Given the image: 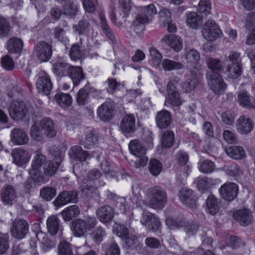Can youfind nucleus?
<instances>
[{
	"label": "nucleus",
	"mask_w": 255,
	"mask_h": 255,
	"mask_svg": "<svg viewBox=\"0 0 255 255\" xmlns=\"http://www.w3.org/2000/svg\"><path fill=\"white\" fill-rule=\"evenodd\" d=\"M98 137L93 133L87 135L85 141L84 146L87 148H91L98 142Z\"/></svg>",
	"instance_id": "338daca9"
},
{
	"label": "nucleus",
	"mask_w": 255,
	"mask_h": 255,
	"mask_svg": "<svg viewBox=\"0 0 255 255\" xmlns=\"http://www.w3.org/2000/svg\"><path fill=\"white\" fill-rule=\"evenodd\" d=\"M56 190L52 187L43 188L40 190V196L46 201H50L56 195Z\"/></svg>",
	"instance_id": "13d9d810"
},
{
	"label": "nucleus",
	"mask_w": 255,
	"mask_h": 255,
	"mask_svg": "<svg viewBox=\"0 0 255 255\" xmlns=\"http://www.w3.org/2000/svg\"><path fill=\"white\" fill-rule=\"evenodd\" d=\"M128 148L130 153L135 157L139 158V160L134 162L133 166L136 168L143 167L147 163V158L144 156L145 148L141 143L136 139L132 140L128 144Z\"/></svg>",
	"instance_id": "f03ea898"
},
{
	"label": "nucleus",
	"mask_w": 255,
	"mask_h": 255,
	"mask_svg": "<svg viewBox=\"0 0 255 255\" xmlns=\"http://www.w3.org/2000/svg\"><path fill=\"white\" fill-rule=\"evenodd\" d=\"M184 68V65L180 62H177L169 59H164L161 61V68L166 71L181 70Z\"/></svg>",
	"instance_id": "c85d7f7f"
},
{
	"label": "nucleus",
	"mask_w": 255,
	"mask_h": 255,
	"mask_svg": "<svg viewBox=\"0 0 255 255\" xmlns=\"http://www.w3.org/2000/svg\"><path fill=\"white\" fill-rule=\"evenodd\" d=\"M112 108L111 104L104 103L97 110V115L99 118L104 121H109L112 117Z\"/></svg>",
	"instance_id": "c756f323"
},
{
	"label": "nucleus",
	"mask_w": 255,
	"mask_h": 255,
	"mask_svg": "<svg viewBox=\"0 0 255 255\" xmlns=\"http://www.w3.org/2000/svg\"><path fill=\"white\" fill-rule=\"evenodd\" d=\"M77 198V195L76 192L64 191L58 195L55 201V203L57 205L63 206L71 202H75Z\"/></svg>",
	"instance_id": "aec40b11"
},
{
	"label": "nucleus",
	"mask_w": 255,
	"mask_h": 255,
	"mask_svg": "<svg viewBox=\"0 0 255 255\" xmlns=\"http://www.w3.org/2000/svg\"><path fill=\"white\" fill-rule=\"evenodd\" d=\"M159 23L162 27H167L169 32H175L177 30L175 23L171 17H160Z\"/></svg>",
	"instance_id": "79ce46f5"
},
{
	"label": "nucleus",
	"mask_w": 255,
	"mask_h": 255,
	"mask_svg": "<svg viewBox=\"0 0 255 255\" xmlns=\"http://www.w3.org/2000/svg\"><path fill=\"white\" fill-rule=\"evenodd\" d=\"M11 139L13 142L18 145L25 144L29 141L26 133L23 130L16 128L11 131Z\"/></svg>",
	"instance_id": "4be33fe9"
},
{
	"label": "nucleus",
	"mask_w": 255,
	"mask_h": 255,
	"mask_svg": "<svg viewBox=\"0 0 255 255\" xmlns=\"http://www.w3.org/2000/svg\"><path fill=\"white\" fill-rule=\"evenodd\" d=\"M10 28L9 21L3 17H0V38L7 36Z\"/></svg>",
	"instance_id": "09e8293b"
},
{
	"label": "nucleus",
	"mask_w": 255,
	"mask_h": 255,
	"mask_svg": "<svg viewBox=\"0 0 255 255\" xmlns=\"http://www.w3.org/2000/svg\"><path fill=\"white\" fill-rule=\"evenodd\" d=\"M56 98L58 104L63 108L69 107L72 103V97L67 94H57L56 96Z\"/></svg>",
	"instance_id": "a19ab883"
},
{
	"label": "nucleus",
	"mask_w": 255,
	"mask_h": 255,
	"mask_svg": "<svg viewBox=\"0 0 255 255\" xmlns=\"http://www.w3.org/2000/svg\"><path fill=\"white\" fill-rule=\"evenodd\" d=\"M206 64L208 68L212 71L211 73H214V71L221 72L223 70L221 61L218 59L209 58L206 61Z\"/></svg>",
	"instance_id": "37998d69"
},
{
	"label": "nucleus",
	"mask_w": 255,
	"mask_h": 255,
	"mask_svg": "<svg viewBox=\"0 0 255 255\" xmlns=\"http://www.w3.org/2000/svg\"><path fill=\"white\" fill-rule=\"evenodd\" d=\"M227 75L231 79H237L242 73V64L228 65L227 66Z\"/></svg>",
	"instance_id": "4c0bfd02"
},
{
	"label": "nucleus",
	"mask_w": 255,
	"mask_h": 255,
	"mask_svg": "<svg viewBox=\"0 0 255 255\" xmlns=\"http://www.w3.org/2000/svg\"><path fill=\"white\" fill-rule=\"evenodd\" d=\"M149 199V206L155 209L163 208L166 203L167 195L165 191L159 187L150 188L147 192Z\"/></svg>",
	"instance_id": "f257e3e1"
},
{
	"label": "nucleus",
	"mask_w": 255,
	"mask_h": 255,
	"mask_svg": "<svg viewBox=\"0 0 255 255\" xmlns=\"http://www.w3.org/2000/svg\"><path fill=\"white\" fill-rule=\"evenodd\" d=\"M211 4L210 0H200L198 7V11L202 15L210 14Z\"/></svg>",
	"instance_id": "603ef678"
},
{
	"label": "nucleus",
	"mask_w": 255,
	"mask_h": 255,
	"mask_svg": "<svg viewBox=\"0 0 255 255\" xmlns=\"http://www.w3.org/2000/svg\"><path fill=\"white\" fill-rule=\"evenodd\" d=\"M61 161V157H57L55 159L54 161H47L44 165V173L48 176L54 175Z\"/></svg>",
	"instance_id": "72a5a7b5"
},
{
	"label": "nucleus",
	"mask_w": 255,
	"mask_h": 255,
	"mask_svg": "<svg viewBox=\"0 0 255 255\" xmlns=\"http://www.w3.org/2000/svg\"><path fill=\"white\" fill-rule=\"evenodd\" d=\"M88 97V88L85 86L80 89L77 96V102L80 105H83L86 103Z\"/></svg>",
	"instance_id": "0e129e2a"
},
{
	"label": "nucleus",
	"mask_w": 255,
	"mask_h": 255,
	"mask_svg": "<svg viewBox=\"0 0 255 255\" xmlns=\"http://www.w3.org/2000/svg\"><path fill=\"white\" fill-rule=\"evenodd\" d=\"M107 83L108 84L107 90L109 93H113L115 91L120 90L125 85V82L120 83L116 80L110 78L107 80Z\"/></svg>",
	"instance_id": "864d4df0"
},
{
	"label": "nucleus",
	"mask_w": 255,
	"mask_h": 255,
	"mask_svg": "<svg viewBox=\"0 0 255 255\" xmlns=\"http://www.w3.org/2000/svg\"><path fill=\"white\" fill-rule=\"evenodd\" d=\"M13 162L19 166L27 163L30 158L28 152L23 149H17L12 152Z\"/></svg>",
	"instance_id": "393cba45"
},
{
	"label": "nucleus",
	"mask_w": 255,
	"mask_h": 255,
	"mask_svg": "<svg viewBox=\"0 0 255 255\" xmlns=\"http://www.w3.org/2000/svg\"><path fill=\"white\" fill-rule=\"evenodd\" d=\"M223 32L220 26L213 20L206 21L202 29V35L204 39L213 42L220 38Z\"/></svg>",
	"instance_id": "20e7f679"
},
{
	"label": "nucleus",
	"mask_w": 255,
	"mask_h": 255,
	"mask_svg": "<svg viewBox=\"0 0 255 255\" xmlns=\"http://www.w3.org/2000/svg\"><path fill=\"white\" fill-rule=\"evenodd\" d=\"M68 75L75 86L78 85L81 81L84 79V76L81 69L78 67H72Z\"/></svg>",
	"instance_id": "c9c22d12"
},
{
	"label": "nucleus",
	"mask_w": 255,
	"mask_h": 255,
	"mask_svg": "<svg viewBox=\"0 0 255 255\" xmlns=\"http://www.w3.org/2000/svg\"><path fill=\"white\" fill-rule=\"evenodd\" d=\"M106 236V231L101 227L95 229L92 233V239L95 243L101 242Z\"/></svg>",
	"instance_id": "4d7b16f0"
},
{
	"label": "nucleus",
	"mask_w": 255,
	"mask_h": 255,
	"mask_svg": "<svg viewBox=\"0 0 255 255\" xmlns=\"http://www.w3.org/2000/svg\"><path fill=\"white\" fill-rule=\"evenodd\" d=\"M206 211L211 215H215L219 210L217 199L213 195H210L206 199Z\"/></svg>",
	"instance_id": "e433bc0d"
},
{
	"label": "nucleus",
	"mask_w": 255,
	"mask_h": 255,
	"mask_svg": "<svg viewBox=\"0 0 255 255\" xmlns=\"http://www.w3.org/2000/svg\"><path fill=\"white\" fill-rule=\"evenodd\" d=\"M59 253L60 255H72L73 252L70 245L68 242H61L58 248Z\"/></svg>",
	"instance_id": "774afa93"
},
{
	"label": "nucleus",
	"mask_w": 255,
	"mask_h": 255,
	"mask_svg": "<svg viewBox=\"0 0 255 255\" xmlns=\"http://www.w3.org/2000/svg\"><path fill=\"white\" fill-rule=\"evenodd\" d=\"M156 124L160 128H167L171 122V116L166 110H161L157 113L155 118Z\"/></svg>",
	"instance_id": "b1692460"
},
{
	"label": "nucleus",
	"mask_w": 255,
	"mask_h": 255,
	"mask_svg": "<svg viewBox=\"0 0 255 255\" xmlns=\"http://www.w3.org/2000/svg\"><path fill=\"white\" fill-rule=\"evenodd\" d=\"M34 52L40 61L46 62L52 55V47L47 42L41 41L35 46Z\"/></svg>",
	"instance_id": "9b49d317"
},
{
	"label": "nucleus",
	"mask_w": 255,
	"mask_h": 255,
	"mask_svg": "<svg viewBox=\"0 0 255 255\" xmlns=\"http://www.w3.org/2000/svg\"><path fill=\"white\" fill-rule=\"evenodd\" d=\"M227 154L235 159H243L246 156L244 148L241 146H231L226 150Z\"/></svg>",
	"instance_id": "7c9ffc66"
},
{
	"label": "nucleus",
	"mask_w": 255,
	"mask_h": 255,
	"mask_svg": "<svg viewBox=\"0 0 255 255\" xmlns=\"http://www.w3.org/2000/svg\"><path fill=\"white\" fill-rule=\"evenodd\" d=\"M238 101L240 105L244 108H255V100L246 91L241 92L238 94Z\"/></svg>",
	"instance_id": "5701e85b"
},
{
	"label": "nucleus",
	"mask_w": 255,
	"mask_h": 255,
	"mask_svg": "<svg viewBox=\"0 0 255 255\" xmlns=\"http://www.w3.org/2000/svg\"><path fill=\"white\" fill-rule=\"evenodd\" d=\"M149 21L148 17H136L132 23L133 30L138 33L142 32L144 29L143 25Z\"/></svg>",
	"instance_id": "c03bdc74"
},
{
	"label": "nucleus",
	"mask_w": 255,
	"mask_h": 255,
	"mask_svg": "<svg viewBox=\"0 0 255 255\" xmlns=\"http://www.w3.org/2000/svg\"><path fill=\"white\" fill-rule=\"evenodd\" d=\"M61 214L64 221H70L80 214V209L77 206L72 205L66 207Z\"/></svg>",
	"instance_id": "f704fd0d"
},
{
	"label": "nucleus",
	"mask_w": 255,
	"mask_h": 255,
	"mask_svg": "<svg viewBox=\"0 0 255 255\" xmlns=\"http://www.w3.org/2000/svg\"><path fill=\"white\" fill-rule=\"evenodd\" d=\"M198 84L196 72L191 70L186 74L185 81L182 85V88L185 92L190 93L196 88Z\"/></svg>",
	"instance_id": "6ab92c4d"
},
{
	"label": "nucleus",
	"mask_w": 255,
	"mask_h": 255,
	"mask_svg": "<svg viewBox=\"0 0 255 255\" xmlns=\"http://www.w3.org/2000/svg\"><path fill=\"white\" fill-rule=\"evenodd\" d=\"M161 41L175 52L180 51L183 47L182 39L176 35L166 34Z\"/></svg>",
	"instance_id": "dca6fc26"
},
{
	"label": "nucleus",
	"mask_w": 255,
	"mask_h": 255,
	"mask_svg": "<svg viewBox=\"0 0 255 255\" xmlns=\"http://www.w3.org/2000/svg\"><path fill=\"white\" fill-rule=\"evenodd\" d=\"M97 224L95 218L88 217L85 219H76L72 221V228L74 235L78 237H82L93 228Z\"/></svg>",
	"instance_id": "7ed1b4c3"
},
{
	"label": "nucleus",
	"mask_w": 255,
	"mask_h": 255,
	"mask_svg": "<svg viewBox=\"0 0 255 255\" xmlns=\"http://www.w3.org/2000/svg\"><path fill=\"white\" fill-rule=\"evenodd\" d=\"M235 114L231 110L226 111L221 115L222 121L226 124L231 126L234 122Z\"/></svg>",
	"instance_id": "680f3d73"
},
{
	"label": "nucleus",
	"mask_w": 255,
	"mask_h": 255,
	"mask_svg": "<svg viewBox=\"0 0 255 255\" xmlns=\"http://www.w3.org/2000/svg\"><path fill=\"white\" fill-rule=\"evenodd\" d=\"M180 200L184 204L193 208L195 205L194 196L192 190L185 188L181 189L179 192Z\"/></svg>",
	"instance_id": "cd10ccee"
},
{
	"label": "nucleus",
	"mask_w": 255,
	"mask_h": 255,
	"mask_svg": "<svg viewBox=\"0 0 255 255\" xmlns=\"http://www.w3.org/2000/svg\"><path fill=\"white\" fill-rule=\"evenodd\" d=\"M113 233L117 236L125 240V242L129 246L133 245L135 242V239H130L128 237V230L124 225L116 224L113 228Z\"/></svg>",
	"instance_id": "412c9836"
},
{
	"label": "nucleus",
	"mask_w": 255,
	"mask_h": 255,
	"mask_svg": "<svg viewBox=\"0 0 255 255\" xmlns=\"http://www.w3.org/2000/svg\"><path fill=\"white\" fill-rule=\"evenodd\" d=\"M44 136L52 138L56 136L57 133L56 127L53 121L49 118L42 119L39 123Z\"/></svg>",
	"instance_id": "2eb2a0df"
},
{
	"label": "nucleus",
	"mask_w": 255,
	"mask_h": 255,
	"mask_svg": "<svg viewBox=\"0 0 255 255\" xmlns=\"http://www.w3.org/2000/svg\"><path fill=\"white\" fill-rule=\"evenodd\" d=\"M30 134L32 138L36 141H41L44 138V134L39 123H35L30 129Z\"/></svg>",
	"instance_id": "49530a36"
},
{
	"label": "nucleus",
	"mask_w": 255,
	"mask_h": 255,
	"mask_svg": "<svg viewBox=\"0 0 255 255\" xmlns=\"http://www.w3.org/2000/svg\"><path fill=\"white\" fill-rule=\"evenodd\" d=\"M212 180L206 177H199L196 180V186L197 189L202 193L210 187Z\"/></svg>",
	"instance_id": "a18cd8bd"
},
{
	"label": "nucleus",
	"mask_w": 255,
	"mask_h": 255,
	"mask_svg": "<svg viewBox=\"0 0 255 255\" xmlns=\"http://www.w3.org/2000/svg\"><path fill=\"white\" fill-rule=\"evenodd\" d=\"M72 67V66L65 62H60L53 65V71L59 76L68 75Z\"/></svg>",
	"instance_id": "ea45409f"
},
{
	"label": "nucleus",
	"mask_w": 255,
	"mask_h": 255,
	"mask_svg": "<svg viewBox=\"0 0 255 255\" xmlns=\"http://www.w3.org/2000/svg\"><path fill=\"white\" fill-rule=\"evenodd\" d=\"M120 130L125 134L132 133L135 130V119L131 114L126 115L120 124Z\"/></svg>",
	"instance_id": "4468645a"
},
{
	"label": "nucleus",
	"mask_w": 255,
	"mask_h": 255,
	"mask_svg": "<svg viewBox=\"0 0 255 255\" xmlns=\"http://www.w3.org/2000/svg\"><path fill=\"white\" fill-rule=\"evenodd\" d=\"M28 231L27 222L22 220H15L11 228V235L17 239H23Z\"/></svg>",
	"instance_id": "9d476101"
},
{
	"label": "nucleus",
	"mask_w": 255,
	"mask_h": 255,
	"mask_svg": "<svg viewBox=\"0 0 255 255\" xmlns=\"http://www.w3.org/2000/svg\"><path fill=\"white\" fill-rule=\"evenodd\" d=\"M235 219L242 226H248L253 221V216L252 212L247 209L237 211L234 213Z\"/></svg>",
	"instance_id": "a211bd4d"
},
{
	"label": "nucleus",
	"mask_w": 255,
	"mask_h": 255,
	"mask_svg": "<svg viewBox=\"0 0 255 255\" xmlns=\"http://www.w3.org/2000/svg\"><path fill=\"white\" fill-rule=\"evenodd\" d=\"M215 168L214 163L209 160H205L201 162L199 165V170L205 173H209L212 172Z\"/></svg>",
	"instance_id": "052dcab7"
},
{
	"label": "nucleus",
	"mask_w": 255,
	"mask_h": 255,
	"mask_svg": "<svg viewBox=\"0 0 255 255\" xmlns=\"http://www.w3.org/2000/svg\"><path fill=\"white\" fill-rule=\"evenodd\" d=\"M101 28L105 34L108 37V38L114 43L116 41L115 36L113 33V31L110 28L108 25L107 24V21L105 17H100Z\"/></svg>",
	"instance_id": "3c124183"
},
{
	"label": "nucleus",
	"mask_w": 255,
	"mask_h": 255,
	"mask_svg": "<svg viewBox=\"0 0 255 255\" xmlns=\"http://www.w3.org/2000/svg\"><path fill=\"white\" fill-rule=\"evenodd\" d=\"M207 76L208 83L211 90L216 94H222L227 87L222 77L217 73H209Z\"/></svg>",
	"instance_id": "423d86ee"
},
{
	"label": "nucleus",
	"mask_w": 255,
	"mask_h": 255,
	"mask_svg": "<svg viewBox=\"0 0 255 255\" xmlns=\"http://www.w3.org/2000/svg\"><path fill=\"white\" fill-rule=\"evenodd\" d=\"M70 152H73L75 158L79 159L80 161L86 160L89 155L86 151L82 150L81 147L79 146H74L71 147Z\"/></svg>",
	"instance_id": "6e6d98bb"
},
{
	"label": "nucleus",
	"mask_w": 255,
	"mask_h": 255,
	"mask_svg": "<svg viewBox=\"0 0 255 255\" xmlns=\"http://www.w3.org/2000/svg\"><path fill=\"white\" fill-rule=\"evenodd\" d=\"M23 46L22 40L16 37H12L6 42V48L11 53L18 54L21 52Z\"/></svg>",
	"instance_id": "bb28decb"
},
{
	"label": "nucleus",
	"mask_w": 255,
	"mask_h": 255,
	"mask_svg": "<svg viewBox=\"0 0 255 255\" xmlns=\"http://www.w3.org/2000/svg\"><path fill=\"white\" fill-rule=\"evenodd\" d=\"M46 161V157L44 155L39 152H36L34 156L31 164V167L29 171L31 178L35 182H39L42 178L41 167L42 164Z\"/></svg>",
	"instance_id": "39448f33"
},
{
	"label": "nucleus",
	"mask_w": 255,
	"mask_h": 255,
	"mask_svg": "<svg viewBox=\"0 0 255 255\" xmlns=\"http://www.w3.org/2000/svg\"><path fill=\"white\" fill-rule=\"evenodd\" d=\"M236 128L237 132L241 134H247L251 132L254 128L252 121L247 116H240L237 121Z\"/></svg>",
	"instance_id": "f8f14e48"
},
{
	"label": "nucleus",
	"mask_w": 255,
	"mask_h": 255,
	"mask_svg": "<svg viewBox=\"0 0 255 255\" xmlns=\"http://www.w3.org/2000/svg\"><path fill=\"white\" fill-rule=\"evenodd\" d=\"M219 192L221 197L225 200L232 201L237 196L238 186L234 182H226L221 186Z\"/></svg>",
	"instance_id": "6e6552de"
},
{
	"label": "nucleus",
	"mask_w": 255,
	"mask_h": 255,
	"mask_svg": "<svg viewBox=\"0 0 255 255\" xmlns=\"http://www.w3.org/2000/svg\"><path fill=\"white\" fill-rule=\"evenodd\" d=\"M9 113L10 117L14 120L23 119L26 114V108L22 101L14 100L11 102Z\"/></svg>",
	"instance_id": "0eeeda50"
},
{
	"label": "nucleus",
	"mask_w": 255,
	"mask_h": 255,
	"mask_svg": "<svg viewBox=\"0 0 255 255\" xmlns=\"http://www.w3.org/2000/svg\"><path fill=\"white\" fill-rule=\"evenodd\" d=\"M246 27L251 31L246 40L247 45H253L255 43V17H249L247 20Z\"/></svg>",
	"instance_id": "473e14b6"
},
{
	"label": "nucleus",
	"mask_w": 255,
	"mask_h": 255,
	"mask_svg": "<svg viewBox=\"0 0 255 255\" xmlns=\"http://www.w3.org/2000/svg\"><path fill=\"white\" fill-rule=\"evenodd\" d=\"M203 23L202 17H187L186 19L187 25L193 29H198Z\"/></svg>",
	"instance_id": "5fc2aeb1"
},
{
	"label": "nucleus",
	"mask_w": 255,
	"mask_h": 255,
	"mask_svg": "<svg viewBox=\"0 0 255 255\" xmlns=\"http://www.w3.org/2000/svg\"><path fill=\"white\" fill-rule=\"evenodd\" d=\"M174 133L170 131H165L162 135L161 139L162 146L164 148L172 146L174 143Z\"/></svg>",
	"instance_id": "de8ad7c7"
},
{
	"label": "nucleus",
	"mask_w": 255,
	"mask_h": 255,
	"mask_svg": "<svg viewBox=\"0 0 255 255\" xmlns=\"http://www.w3.org/2000/svg\"><path fill=\"white\" fill-rule=\"evenodd\" d=\"M166 102L169 104L176 107L180 106L182 103L178 92L168 94Z\"/></svg>",
	"instance_id": "e2e57ef3"
},
{
	"label": "nucleus",
	"mask_w": 255,
	"mask_h": 255,
	"mask_svg": "<svg viewBox=\"0 0 255 255\" xmlns=\"http://www.w3.org/2000/svg\"><path fill=\"white\" fill-rule=\"evenodd\" d=\"M16 197V192L12 186H7L2 189L1 198L4 204H12L14 202Z\"/></svg>",
	"instance_id": "a878e982"
},
{
	"label": "nucleus",
	"mask_w": 255,
	"mask_h": 255,
	"mask_svg": "<svg viewBox=\"0 0 255 255\" xmlns=\"http://www.w3.org/2000/svg\"><path fill=\"white\" fill-rule=\"evenodd\" d=\"M162 167V164L159 161L156 159H152L150 160L149 170L153 175L156 176L159 174L161 171Z\"/></svg>",
	"instance_id": "bf43d9fd"
},
{
	"label": "nucleus",
	"mask_w": 255,
	"mask_h": 255,
	"mask_svg": "<svg viewBox=\"0 0 255 255\" xmlns=\"http://www.w3.org/2000/svg\"><path fill=\"white\" fill-rule=\"evenodd\" d=\"M60 220L57 216H49L46 221L48 232L51 235H56L60 228Z\"/></svg>",
	"instance_id": "2f4dec72"
},
{
	"label": "nucleus",
	"mask_w": 255,
	"mask_h": 255,
	"mask_svg": "<svg viewBox=\"0 0 255 255\" xmlns=\"http://www.w3.org/2000/svg\"><path fill=\"white\" fill-rule=\"evenodd\" d=\"M228 65L240 64H241V57L240 53L236 51H232L227 57Z\"/></svg>",
	"instance_id": "69168bd1"
},
{
	"label": "nucleus",
	"mask_w": 255,
	"mask_h": 255,
	"mask_svg": "<svg viewBox=\"0 0 255 255\" xmlns=\"http://www.w3.org/2000/svg\"><path fill=\"white\" fill-rule=\"evenodd\" d=\"M140 222L147 230L153 232L156 231L160 225L158 219L155 216L146 211L143 212Z\"/></svg>",
	"instance_id": "1a4fd4ad"
},
{
	"label": "nucleus",
	"mask_w": 255,
	"mask_h": 255,
	"mask_svg": "<svg viewBox=\"0 0 255 255\" xmlns=\"http://www.w3.org/2000/svg\"><path fill=\"white\" fill-rule=\"evenodd\" d=\"M182 57H184L188 63H197L200 59L199 53L194 49H186Z\"/></svg>",
	"instance_id": "58836bf2"
},
{
	"label": "nucleus",
	"mask_w": 255,
	"mask_h": 255,
	"mask_svg": "<svg viewBox=\"0 0 255 255\" xmlns=\"http://www.w3.org/2000/svg\"><path fill=\"white\" fill-rule=\"evenodd\" d=\"M36 88L39 93L47 96L50 94L52 84L47 75L45 74L39 77L36 81Z\"/></svg>",
	"instance_id": "ddd939ff"
},
{
	"label": "nucleus",
	"mask_w": 255,
	"mask_h": 255,
	"mask_svg": "<svg viewBox=\"0 0 255 255\" xmlns=\"http://www.w3.org/2000/svg\"><path fill=\"white\" fill-rule=\"evenodd\" d=\"M96 215L99 221L105 224L112 220L114 216V210L111 206L105 205L97 210Z\"/></svg>",
	"instance_id": "f3484780"
},
{
	"label": "nucleus",
	"mask_w": 255,
	"mask_h": 255,
	"mask_svg": "<svg viewBox=\"0 0 255 255\" xmlns=\"http://www.w3.org/2000/svg\"><path fill=\"white\" fill-rule=\"evenodd\" d=\"M150 55L152 58L153 66L157 69L161 68L162 56L155 48L152 47L149 49Z\"/></svg>",
	"instance_id": "8fccbe9b"
}]
</instances>
